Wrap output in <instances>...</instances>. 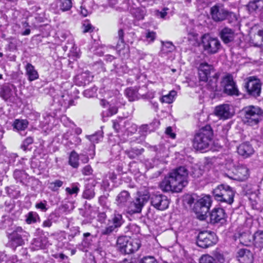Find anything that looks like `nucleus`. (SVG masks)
Here are the masks:
<instances>
[{"label":"nucleus","mask_w":263,"mask_h":263,"mask_svg":"<svg viewBox=\"0 0 263 263\" xmlns=\"http://www.w3.org/2000/svg\"><path fill=\"white\" fill-rule=\"evenodd\" d=\"M63 184V182L60 180H55L48 183V188L53 192L58 191Z\"/></svg>","instance_id":"nucleus-45"},{"label":"nucleus","mask_w":263,"mask_h":263,"mask_svg":"<svg viewBox=\"0 0 263 263\" xmlns=\"http://www.w3.org/2000/svg\"><path fill=\"white\" fill-rule=\"evenodd\" d=\"M188 175L189 171L185 167H179L164 178L160 187L164 192H180L188 183Z\"/></svg>","instance_id":"nucleus-1"},{"label":"nucleus","mask_w":263,"mask_h":263,"mask_svg":"<svg viewBox=\"0 0 263 263\" xmlns=\"http://www.w3.org/2000/svg\"><path fill=\"white\" fill-rule=\"evenodd\" d=\"M28 125V122L25 119H15L12 124L13 130L19 133L22 136L26 135L25 130Z\"/></svg>","instance_id":"nucleus-23"},{"label":"nucleus","mask_w":263,"mask_h":263,"mask_svg":"<svg viewBox=\"0 0 263 263\" xmlns=\"http://www.w3.org/2000/svg\"><path fill=\"white\" fill-rule=\"evenodd\" d=\"M79 183H74L71 185V187H66L65 191L69 195H77L80 191Z\"/></svg>","instance_id":"nucleus-49"},{"label":"nucleus","mask_w":263,"mask_h":263,"mask_svg":"<svg viewBox=\"0 0 263 263\" xmlns=\"http://www.w3.org/2000/svg\"><path fill=\"white\" fill-rule=\"evenodd\" d=\"M198 70L199 81L204 83L208 82L209 79L211 77V74L214 72L213 66L206 62L200 63Z\"/></svg>","instance_id":"nucleus-14"},{"label":"nucleus","mask_w":263,"mask_h":263,"mask_svg":"<svg viewBox=\"0 0 263 263\" xmlns=\"http://www.w3.org/2000/svg\"><path fill=\"white\" fill-rule=\"evenodd\" d=\"M80 9V13L83 16H87L91 13V8L87 7L86 2H84L82 4Z\"/></svg>","instance_id":"nucleus-53"},{"label":"nucleus","mask_w":263,"mask_h":263,"mask_svg":"<svg viewBox=\"0 0 263 263\" xmlns=\"http://www.w3.org/2000/svg\"><path fill=\"white\" fill-rule=\"evenodd\" d=\"M225 217L224 210L222 208H215L210 214V220L212 223H217L224 219Z\"/></svg>","instance_id":"nucleus-26"},{"label":"nucleus","mask_w":263,"mask_h":263,"mask_svg":"<svg viewBox=\"0 0 263 263\" xmlns=\"http://www.w3.org/2000/svg\"><path fill=\"white\" fill-rule=\"evenodd\" d=\"M200 263H216L215 261L214 257L208 255H205L202 256Z\"/></svg>","instance_id":"nucleus-59"},{"label":"nucleus","mask_w":263,"mask_h":263,"mask_svg":"<svg viewBox=\"0 0 263 263\" xmlns=\"http://www.w3.org/2000/svg\"><path fill=\"white\" fill-rule=\"evenodd\" d=\"M149 199V196L147 194L140 195L133 201H129L124 211L130 215L139 213Z\"/></svg>","instance_id":"nucleus-6"},{"label":"nucleus","mask_w":263,"mask_h":263,"mask_svg":"<svg viewBox=\"0 0 263 263\" xmlns=\"http://www.w3.org/2000/svg\"><path fill=\"white\" fill-rule=\"evenodd\" d=\"M17 261L15 255L7 256L4 253H0V263H16Z\"/></svg>","instance_id":"nucleus-40"},{"label":"nucleus","mask_w":263,"mask_h":263,"mask_svg":"<svg viewBox=\"0 0 263 263\" xmlns=\"http://www.w3.org/2000/svg\"><path fill=\"white\" fill-rule=\"evenodd\" d=\"M215 114L220 119L225 120L231 118L233 113L231 111L230 106L224 104L215 107Z\"/></svg>","instance_id":"nucleus-19"},{"label":"nucleus","mask_w":263,"mask_h":263,"mask_svg":"<svg viewBox=\"0 0 263 263\" xmlns=\"http://www.w3.org/2000/svg\"><path fill=\"white\" fill-rule=\"evenodd\" d=\"M53 214V213L50 214L48 218L43 222L42 227L43 228H50L52 226V216Z\"/></svg>","instance_id":"nucleus-62"},{"label":"nucleus","mask_w":263,"mask_h":263,"mask_svg":"<svg viewBox=\"0 0 263 263\" xmlns=\"http://www.w3.org/2000/svg\"><path fill=\"white\" fill-rule=\"evenodd\" d=\"M138 263H158L154 257L146 256L140 258Z\"/></svg>","instance_id":"nucleus-55"},{"label":"nucleus","mask_w":263,"mask_h":263,"mask_svg":"<svg viewBox=\"0 0 263 263\" xmlns=\"http://www.w3.org/2000/svg\"><path fill=\"white\" fill-rule=\"evenodd\" d=\"M86 138L88 139L91 143L95 144V143H99L100 141L102 140L103 138V132L102 131H98L93 135L86 136ZM95 147V145H93L92 146L93 152L91 155V158H93L95 154L94 151Z\"/></svg>","instance_id":"nucleus-33"},{"label":"nucleus","mask_w":263,"mask_h":263,"mask_svg":"<svg viewBox=\"0 0 263 263\" xmlns=\"http://www.w3.org/2000/svg\"><path fill=\"white\" fill-rule=\"evenodd\" d=\"M124 32L123 30L122 29H120L118 30V37L119 38V41L117 44V48L120 50L121 49L120 47L122 46H124Z\"/></svg>","instance_id":"nucleus-48"},{"label":"nucleus","mask_w":263,"mask_h":263,"mask_svg":"<svg viewBox=\"0 0 263 263\" xmlns=\"http://www.w3.org/2000/svg\"><path fill=\"white\" fill-rule=\"evenodd\" d=\"M49 245L47 238L45 237H41L35 238L32 242L33 248L35 250L43 249Z\"/></svg>","instance_id":"nucleus-31"},{"label":"nucleus","mask_w":263,"mask_h":263,"mask_svg":"<svg viewBox=\"0 0 263 263\" xmlns=\"http://www.w3.org/2000/svg\"><path fill=\"white\" fill-rule=\"evenodd\" d=\"M218 76L217 73H214L213 76V79H210V81L207 83V86L209 89L214 90L217 87V81Z\"/></svg>","instance_id":"nucleus-47"},{"label":"nucleus","mask_w":263,"mask_h":263,"mask_svg":"<svg viewBox=\"0 0 263 263\" xmlns=\"http://www.w3.org/2000/svg\"><path fill=\"white\" fill-rule=\"evenodd\" d=\"M79 156L74 151L71 152L69 157V164L73 168H78L79 166Z\"/></svg>","instance_id":"nucleus-39"},{"label":"nucleus","mask_w":263,"mask_h":263,"mask_svg":"<svg viewBox=\"0 0 263 263\" xmlns=\"http://www.w3.org/2000/svg\"><path fill=\"white\" fill-rule=\"evenodd\" d=\"M151 203L153 206L158 210L163 211L168 207L169 200L162 194H154L151 196Z\"/></svg>","instance_id":"nucleus-13"},{"label":"nucleus","mask_w":263,"mask_h":263,"mask_svg":"<svg viewBox=\"0 0 263 263\" xmlns=\"http://www.w3.org/2000/svg\"><path fill=\"white\" fill-rule=\"evenodd\" d=\"M33 142V139L31 137H28L23 142L21 148L24 151L27 149L28 146Z\"/></svg>","instance_id":"nucleus-56"},{"label":"nucleus","mask_w":263,"mask_h":263,"mask_svg":"<svg viewBox=\"0 0 263 263\" xmlns=\"http://www.w3.org/2000/svg\"><path fill=\"white\" fill-rule=\"evenodd\" d=\"M93 77L89 71H85L77 75L74 79V82L76 85L78 86H83L88 84L92 80Z\"/></svg>","instance_id":"nucleus-22"},{"label":"nucleus","mask_w":263,"mask_h":263,"mask_svg":"<svg viewBox=\"0 0 263 263\" xmlns=\"http://www.w3.org/2000/svg\"><path fill=\"white\" fill-rule=\"evenodd\" d=\"M25 222L28 224H31L40 221V217L36 212L30 211L25 216Z\"/></svg>","instance_id":"nucleus-36"},{"label":"nucleus","mask_w":263,"mask_h":263,"mask_svg":"<svg viewBox=\"0 0 263 263\" xmlns=\"http://www.w3.org/2000/svg\"><path fill=\"white\" fill-rule=\"evenodd\" d=\"M69 125H66V124H64L65 126L69 125L70 126L69 129L72 128L73 133L74 132L76 135H77L78 136V135H80L82 133V130L81 128H80V127H76V125L73 122H71V121H69Z\"/></svg>","instance_id":"nucleus-61"},{"label":"nucleus","mask_w":263,"mask_h":263,"mask_svg":"<svg viewBox=\"0 0 263 263\" xmlns=\"http://www.w3.org/2000/svg\"><path fill=\"white\" fill-rule=\"evenodd\" d=\"M261 86V84L260 80L255 76L249 77L245 84L248 93L254 97L260 96Z\"/></svg>","instance_id":"nucleus-9"},{"label":"nucleus","mask_w":263,"mask_h":263,"mask_svg":"<svg viewBox=\"0 0 263 263\" xmlns=\"http://www.w3.org/2000/svg\"><path fill=\"white\" fill-rule=\"evenodd\" d=\"M125 95L129 101H134L139 99L137 88L129 87L125 89Z\"/></svg>","instance_id":"nucleus-37"},{"label":"nucleus","mask_w":263,"mask_h":263,"mask_svg":"<svg viewBox=\"0 0 263 263\" xmlns=\"http://www.w3.org/2000/svg\"><path fill=\"white\" fill-rule=\"evenodd\" d=\"M141 247V242L139 239H130L129 238L128 245L126 246V254H129L137 251Z\"/></svg>","instance_id":"nucleus-29"},{"label":"nucleus","mask_w":263,"mask_h":263,"mask_svg":"<svg viewBox=\"0 0 263 263\" xmlns=\"http://www.w3.org/2000/svg\"><path fill=\"white\" fill-rule=\"evenodd\" d=\"M97 91V88L96 86H94L84 90L83 94L85 97L92 98L96 96Z\"/></svg>","instance_id":"nucleus-50"},{"label":"nucleus","mask_w":263,"mask_h":263,"mask_svg":"<svg viewBox=\"0 0 263 263\" xmlns=\"http://www.w3.org/2000/svg\"><path fill=\"white\" fill-rule=\"evenodd\" d=\"M35 207L36 209L40 210L43 212H46L48 209L47 202L46 200L36 203L35 205Z\"/></svg>","instance_id":"nucleus-54"},{"label":"nucleus","mask_w":263,"mask_h":263,"mask_svg":"<svg viewBox=\"0 0 263 263\" xmlns=\"http://www.w3.org/2000/svg\"><path fill=\"white\" fill-rule=\"evenodd\" d=\"M84 32H91L93 30L92 26L88 21H84L83 24Z\"/></svg>","instance_id":"nucleus-64"},{"label":"nucleus","mask_w":263,"mask_h":263,"mask_svg":"<svg viewBox=\"0 0 263 263\" xmlns=\"http://www.w3.org/2000/svg\"><path fill=\"white\" fill-rule=\"evenodd\" d=\"M109 222L111 223L112 224L108 226L103 230L102 232L103 234L108 235L122 226L124 222L122 214L115 211L112 216L111 219L109 220Z\"/></svg>","instance_id":"nucleus-11"},{"label":"nucleus","mask_w":263,"mask_h":263,"mask_svg":"<svg viewBox=\"0 0 263 263\" xmlns=\"http://www.w3.org/2000/svg\"><path fill=\"white\" fill-rule=\"evenodd\" d=\"M221 84L224 87L225 93L230 96L239 95L238 89L231 74H227L223 78Z\"/></svg>","instance_id":"nucleus-10"},{"label":"nucleus","mask_w":263,"mask_h":263,"mask_svg":"<svg viewBox=\"0 0 263 263\" xmlns=\"http://www.w3.org/2000/svg\"><path fill=\"white\" fill-rule=\"evenodd\" d=\"M247 8L250 13L261 10L263 8V0H253L249 3Z\"/></svg>","instance_id":"nucleus-34"},{"label":"nucleus","mask_w":263,"mask_h":263,"mask_svg":"<svg viewBox=\"0 0 263 263\" xmlns=\"http://www.w3.org/2000/svg\"><path fill=\"white\" fill-rule=\"evenodd\" d=\"M64 139L67 141L66 144L68 146L72 145L78 146L81 143V139L78 136L73 135V129H69L63 135Z\"/></svg>","instance_id":"nucleus-20"},{"label":"nucleus","mask_w":263,"mask_h":263,"mask_svg":"<svg viewBox=\"0 0 263 263\" xmlns=\"http://www.w3.org/2000/svg\"><path fill=\"white\" fill-rule=\"evenodd\" d=\"M212 199L210 196H205L199 199L195 204L194 210L200 220H204L211 205Z\"/></svg>","instance_id":"nucleus-5"},{"label":"nucleus","mask_w":263,"mask_h":263,"mask_svg":"<svg viewBox=\"0 0 263 263\" xmlns=\"http://www.w3.org/2000/svg\"><path fill=\"white\" fill-rule=\"evenodd\" d=\"M203 174V171L198 167V166H194L192 167L191 175L194 178H199Z\"/></svg>","instance_id":"nucleus-52"},{"label":"nucleus","mask_w":263,"mask_h":263,"mask_svg":"<svg viewBox=\"0 0 263 263\" xmlns=\"http://www.w3.org/2000/svg\"><path fill=\"white\" fill-rule=\"evenodd\" d=\"M80 233V228L78 226L71 227L70 228V232L68 235L69 237L74 238L76 236L79 235Z\"/></svg>","instance_id":"nucleus-57"},{"label":"nucleus","mask_w":263,"mask_h":263,"mask_svg":"<svg viewBox=\"0 0 263 263\" xmlns=\"http://www.w3.org/2000/svg\"><path fill=\"white\" fill-rule=\"evenodd\" d=\"M17 89L13 84L4 85L0 88V97L5 101L11 100L16 95Z\"/></svg>","instance_id":"nucleus-16"},{"label":"nucleus","mask_w":263,"mask_h":263,"mask_svg":"<svg viewBox=\"0 0 263 263\" xmlns=\"http://www.w3.org/2000/svg\"><path fill=\"white\" fill-rule=\"evenodd\" d=\"M215 199L217 201L231 204L234 201V191L230 186L221 184L213 190Z\"/></svg>","instance_id":"nucleus-4"},{"label":"nucleus","mask_w":263,"mask_h":263,"mask_svg":"<svg viewBox=\"0 0 263 263\" xmlns=\"http://www.w3.org/2000/svg\"><path fill=\"white\" fill-rule=\"evenodd\" d=\"M143 152V149L132 148L130 150H126L125 153L130 159L135 158L138 156L141 155Z\"/></svg>","instance_id":"nucleus-46"},{"label":"nucleus","mask_w":263,"mask_h":263,"mask_svg":"<svg viewBox=\"0 0 263 263\" xmlns=\"http://www.w3.org/2000/svg\"><path fill=\"white\" fill-rule=\"evenodd\" d=\"M26 75L27 76L28 81L31 82L37 80L39 77L37 71L35 70L34 66L30 63H27L25 66Z\"/></svg>","instance_id":"nucleus-27"},{"label":"nucleus","mask_w":263,"mask_h":263,"mask_svg":"<svg viewBox=\"0 0 263 263\" xmlns=\"http://www.w3.org/2000/svg\"><path fill=\"white\" fill-rule=\"evenodd\" d=\"M212 19L215 22H221L226 19L228 10L222 5H216L211 8Z\"/></svg>","instance_id":"nucleus-15"},{"label":"nucleus","mask_w":263,"mask_h":263,"mask_svg":"<svg viewBox=\"0 0 263 263\" xmlns=\"http://www.w3.org/2000/svg\"><path fill=\"white\" fill-rule=\"evenodd\" d=\"M213 133L210 125L201 128L195 135L193 141V147L198 151H206L212 140Z\"/></svg>","instance_id":"nucleus-2"},{"label":"nucleus","mask_w":263,"mask_h":263,"mask_svg":"<svg viewBox=\"0 0 263 263\" xmlns=\"http://www.w3.org/2000/svg\"><path fill=\"white\" fill-rule=\"evenodd\" d=\"M168 11L169 9L168 8L164 7L161 11L156 10L155 11V15L158 17L166 19L169 13Z\"/></svg>","instance_id":"nucleus-51"},{"label":"nucleus","mask_w":263,"mask_h":263,"mask_svg":"<svg viewBox=\"0 0 263 263\" xmlns=\"http://www.w3.org/2000/svg\"><path fill=\"white\" fill-rule=\"evenodd\" d=\"M161 52L162 54H167L175 50V46L170 42H162Z\"/></svg>","instance_id":"nucleus-43"},{"label":"nucleus","mask_w":263,"mask_h":263,"mask_svg":"<svg viewBox=\"0 0 263 263\" xmlns=\"http://www.w3.org/2000/svg\"><path fill=\"white\" fill-rule=\"evenodd\" d=\"M237 152L245 158H247L254 153V149L252 146L247 142L243 143L237 147Z\"/></svg>","instance_id":"nucleus-25"},{"label":"nucleus","mask_w":263,"mask_h":263,"mask_svg":"<svg viewBox=\"0 0 263 263\" xmlns=\"http://www.w3.org/2000/svg\"><path fill=\"white\" fill-rule=\"evenodd\" d=\"M29 234L21 227H17L10 234V238L12 244L14 246H22L24 243V240L27 239Z\"/></svg>","instance_id":"nucleus-12"},{"label":"nucleus","mask_w":263,"mask_h":263,"mask_svg":"<svg viewBox=\"0 0 263 263\" xmlns=\"http://www.w3.org/2000/svg\"><path fill=\"white\" fill-rule=\"evenodd\" d=\"M243 121L250 126L257 125L261 120L262 110L257 106L249 105L243 108Z\"/></svg>","instance_id":"nucleus-3"},{"label":"nucleus","mask_w":263,"mask_h":263,"mask_svg":"<svg viewBox=\"0 0 263 263\" xmlns=\"http://www.w3.org/2000/svg\"><path fill=\"white\" fill-rule=\"evenodd\" d=\"M236 34L234 31L228 27H224L220 32V36L225 44H228L234 40Z\"/></svg>","instance_id":"nucleus-21"},{"label":"nucleus","mask_w":263,"mask_h":263,"mask_svg":"<svg viewBox=\"0 0 263 263\" xmlns=\"http://www.w3.org/2000/svg\"><path fill=\"white\" fill-rule=\"evenodd\" d=\"M214 258L216 263H226V259L223 255L220 253L215 254Z\"/></svg>","instance_id":"nucleus-63"},{"label":"nucleus","mask_w":263,"mask_h":263,"mask_svg":"<svg viewBox=\"0 0 263 263\" xmlns=\"http://www.w3.org/2000/svg\"><path fill=\"white\" fill-rule=\"evenodd\" d=\"M129 238L127 236H120L117 240V249L122 254H126V246L128 245Z\"/></svg>","instance_id":"nucleus-28"},{"label":"nucleus","mask_w":263,"mask_h":263,"mask_svg":"<svg viewBox=\"0 0 263 263\" xmlns=\"http://www.w3.org/2000/svg\"><path fill=\"white\" fill-rule=\"evenodd\" d=\"M254 235H252L249 232H245L240 234L239 241L243 245L248 246L253 243Z\"/></svg>","instance_id":"nucleus-35"},{"label":"nucleus","mask_w":263,"mask_h":263,"mask_svg":"<svg viewBox=\"0 0 263 263\" xmlns=\"http://www.w3.org/2000/svg\"><path fill=\"white\" fill-rule=\"evenodd\" d=\"M13 177L17 182L23 183L24 180L27 178V174L22 170H16L14 171Z\"/></svg>","instance_id":"nucleus-42"},{"label":"nucleus","mask_w":263,"mask_h":263,"mask_svg":"<svg viewBox=\"0 0 263 263\" xmlns=\"http://www.w3.org/2000/svg\"><path fill=\"white\" fill-rule=\"evenodd\" d=\"M146 41L148 43H151L153 42L156 37V33L154 31H148L146 33L145 35Z\"/></svg>","instance_id":"nucleus-58"},{"label":"nucleus","mask_w":263,"mask_h":263,"mask_svg":"<svg viewBox=\"0 0 263 263\" xmlns=\"http://www.w3.org/2000/svg\"><path fill=\"white\" fill-rule=\"evenodd\" d=\"M132 15L138 20H143L145 15L144 9L137 8L132 10Z\"/></svg>","instance_id":"nucleus-44"},{"label":"nucleus","mask_w":263,"mask_h":263,"mask_svg":"<svg viewBox=\"0 0 263 263\" xmlns=\"http://www.w3.org/2000/svg\"><path fill=\"white\" fill-rule=\"evenodd\" d=\"M249 169L245 165L239 166L235 170V180L240 181L246 180L249 177Z\"/></svg>","instance_id":"nucleus-24"},{"label":"nucleus","mask_w":263,"mask_h":263,"mask_svg":"<svg viewBox=\"0 0 263 263\" xmlns=\"http://www.w3.org/2000/svg\"><path fill=\"white\" fill-rule=\"evenodd\" d=\"M54 6L59 7V9L62 11H66L71 8L72 2L71 0H57L52 4V8H54Z\"/></svg>","instance_id":"nucleus-30"},{"label":"nucleus","mask_w":263,"mask_h":263,"mask_svg":"<svg viewBox=\"0 0 263 263\" xmlns=\"http://www.w3.org/2000/svg\"><path fill=\"white\" fill-rule=\"evenodd\" d=\"M93 169L90 165H86L81 170L83 175L85 176H88L92 174Z\"/></svg>","instance_id":"nucleus-60"},{"label":"nucleus","mask_w":263,"mask_h":263,"mask_svg":"<svg viewBox=\"0 0 263 263\" xmlns=\"http://www.w3.org/2000/svg\"><path fill=\"white\" fill-rule=\"evenodd\" d=\"M130 199L129 193L126 191H121L116 197V204L119 209L124 211L127 206Z\"/></svg>","instance_id":"nucleus-17"},{"label":"nucleus","mask_w":263,"mask_h":263,"mask_svg":"<svg viewBox=\"0 0 263 263\" xmlns=\"http://www.w3.org/2000/svg\"><path fill=\"white\" fill-rule=\"evenodd\" d=\"M97 182H95V184H87L85 185V189L83 192L82 197L84 199L90 200L92 199L95 196V186Z\"/></svg>","instance_id":"nucleus-32"},{"label":"nucleus","mask_w":263,"mask_h":263,"mask_svg":"<svg viewBox=\"0 0 263 263\" xmlns=\"http://www.w3.org/2000/svg\"><path fill=\"white\" fill-rule=\"evenodd\" d=\"M236 257L240 263H252L254 260L253 253L246 248L239 249L237 252Z\"/></svg>","instance_id":"nucleus-18"},{"label":"nucleus","mask_w":263,"mask_h":263,"mask_svg":"<svg viewBox=\"0 0 263 263\" xmlns=\"http://www.w3.org/2000/svg\"><path fill=\"white\" fill-rule=\"evenodd\" d=\"M176 95V92L175 90L171 91L168 94L163 96L160 99L161 103L170 104L172 103L174 100V97Z\"/></svg>","instance_id":"nucleus-41"},{"label":"nucleus","mask_w":263,"mask_h":263,"mask_svg":"<svg viewBox=\"0 0 263 263\" xmlns=\"http://www.w3.org/2000/svg\"><path fill=\"white\" fill-rule=\"evenodd\" d=\"M202 44L204 50L210 54L217 53L221 47L220 41L216 37H213L208 34L202 36Z\"/></svg>","instance_id":"nucleus-7"},{"label":"nucleus","mask_w":263,"mask_h":263,"mask_svg":"<svg viewBox=\"0 0 263 263\" xmlns=\"http://www.w3.org/2000/svg\"><path fill=\"white\" fill-rule=\"evenodd\" d=\"M217 241V238L215 233L211 231H202L198 234L197 245L202 248H208Z\"/></svg>","instance_id":"nucleus-8"},{"label":"nucleus","mask_w":263,"mask_h":263,"mask_svg":"<svg viewBox=\"0 0 263 263\" xmlns=\"http://www.w3.org/2000/svg\"><path fill=\"white\" fill-rule=\"evenodd\" d=\"M253 243L256 247L263 248V231H258L254 233Z\"/></svg>","instance_id":"nucleus-38"}]
</instances>
